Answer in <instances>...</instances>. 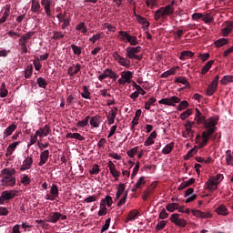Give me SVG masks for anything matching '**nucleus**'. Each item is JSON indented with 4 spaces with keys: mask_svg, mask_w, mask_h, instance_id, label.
Instances as JSON below:
<instances>
[{
    "mask_svg": "<svg viewBox=\"0 0 233 233\" xmlns=\"http://www.w3.org/2000/svg\"><path fill=\"white\" fill-rule=\"evenodd\" d=\"M195 121L197 125H203L204 131L201 135H197L196 143L198 144V147L204 148L208 145V141L212 137V134H216L218 131V123H219V117L218 116H213L207 119L203 113L196 108Z\"/></svg>",
    "mask_w": 233,
    "mask_h": 233,
    "instance_id": "1",
    "label": "nucleus"
},
{
    "mask_svg": "<svg viewBox=\"0 0 233 233\" xmlns=\"http://www.w3.org/2000/svg\"><path fill=\"white\" fill-rule=\"evenodd\" d=\"M0 183H1V187H13L15 183H16V179H15V168H4L1 171L0 174Z\"/></svg>",
    "mask_w": 233,
    "mask_h": 233,
    "instance_id": "2",
    "label": "nucleus"
},
{
    "mask_svg": "<svg viewBox=\"0 0 233 233\" xmlns=\"http://www.w3.org/2000/svg\"><path fill=\"white\" fill-rule=\"evenodd\" d=\"M174 5H176V1H172L169 5L159 7L156 12L154 15L155 21H167L168 18V15H172L174 14Z\"/></svg>",
    "mask_w": 233,
    "mask_h": 233,
    "instance_id": "3",
    "label": "nucleus"
},
{
    "mask_svg": "<svg viewBox=\"0 0 233 233\" xmlns=\"http://www.w3.org/2000/svg\"><path fill=\"white\" fill-rule=\"evenodd\" d=\"M125 188H127V186L125 184L121 183L117 187V191L115 197V201H118V199L122 197V198L117 202L116 207H123L125 203H127V198H128V191L125 192Z\"/></svg>",
    "mask_w": 233,
    "mask_h": 233,
    "instance_id": "4",
    "label": "nucleus"
},
{
    "mask_svg": "<svg viewBox=\"0 0 233 233\" xmlns=\"http://www.w3.org/2000/svg\"><path fill=\"white\" fill-rule=\"evenodd\" d=\"M35 34V32L31 31L26 34H24L21 35L20 39L18 40V45L21 47V54H28V47L26 45L28 44V41L32 39V36Z\"/></svg>",
    "mask_w": 233,
    "mask_h": 233,
    "instance_id": "5",
    "label": "nucleus"
},
{
    "mask_svg": "<svg viewBox=\"0 0 233 233\" xmlns=\"http://www.w3.org/2000/svg\"><path fill=\"white\" fill-rule=\"evenodd\" d=\"M139 52H141V46H128L126 48V57H127V59H136L137 61H141L143 56L137 55Z\"/></svg>",
    "mask_w": 233,
    "mask_h": 233,
    "instance_id": "6",
    "label": "nucleus"
},
{
    "mask_svg": "<svg viewBox=\"0 0 233 233\" xmlns=\"http://www.w3.org/2000/svg\"><path fill=\"white\" fill-rule=\"evenodd\" d=\"M18 193H19V191H17V190L3 191L0 196V205H5V201L8 202V201H10V199H14L15 198V196H17Z\"/></svg>",
    "mask_w": 233,
    "mask_h": 233,
    "instance_id": "7",
    "label": "nucleus"
},
{
    "mask_svg": "<svg viewBox=\"0 0 233 233\" xmlns=\"http://www.w3.org/2000/svg\"><path fill=\"white\" fill-rule=\"evenodd\" d=\"M113 57L115 59V61H116L117 63H119L121 65V66H126V68H130V59H128V57H123L121 56H119V52L115 51L113 53Z\"/></svg>",
    "mask_w": 233,
    "mask_h": 233,
    "instance_id": "8",
    "label": "nucleus"
},
{
    "mask_svg": "<svg viewBox=\"0 0 233 233\" xmlns=\"http://www.w3.org/2000/svg\"><path fill=\"white\" fill-rule=\"evenodd\" d=\"M169 219L171 223H174V225H176L177 227H187V220H185V218H180L179 214L177 213L172 214Z\"/></svg>",
    "mask_w": 233,
    "mask_h": 233,
    "instance_id": "9",
    "label": "nucleus"
},
{
    "mask_svg": "<svg viewBox=\"0 0 233 233\" xmlns=\"http://www.w3.org/2000/svg\"><path fill=\"white\" fill-rule=\"evenodd\" d=\"M106 77H109L110 79H114L116 81V79L119 77V75L116 74V72H114L112 69L106 68L104 70L103 74L98 76V79L100 81H103L104 79H106Z\"/></svg>",
    "mask_w": 233,
    "mask_h": 233,
    "instance_id": "10",
    "label": "nucleus"
},
{
    "mask_svg": "<svg viewBox=\"0 0 233 233\" xmlns=\"http://www.w3.org/2000/svg\"><path fill=\"white\" fill-rule=\"evenodd\" d=\"M56 17L59 23H63L61 25L62 30H65L70 25V19L66 18V12L58 14Z\"/></svg>",
    "mask_w": 233,
    "mask_h": 233,
    "instance_id": "11",
    "label": "nucleus"
},
{
    "mask_svg": "<svg viewBox=\"0 0 233 233\" xmlns=\"http://www.w3.org/2000/svg\"><path fill=\"white\" fill-rule=\"evenodd\" d=\"M180 99L177 96H172L170 98H162L158 101L159 105H167L168 106H174L175 103H179Z\"/></svg>",
    "mask_w": 233,
    "mask_h": 233,
    "instance_id": "12",
    "label": "nucleus"
},
{
    "mask_svg": "<svg viewBox=\"0 0 233 233\" xmlns=\"http://www.w3.org/2000/svg\"><path fill=\"white\" fill-rule=\"evenodd\" d=\"M191 212H192L193 216H195V218H201L202 219H208V218H212V214L208 211L203 212L198 209H192Z\"/></svg>",
    "mask_w": 233,
    "mask_h": 233,
    "instance_id": "13",
    "label": "nucleus"
},
{
    "mask_svg": "<svg viewBox=\"0 0 233 233\" xmlns=\"http://www.w3.org/2000/svg\"><path fill=\"white\" fill-rule=\"evenodd\" d=\"M41 5L44 6V10L47 15V17L52 16V0H41Z\"/></svg>",
    "mask_w": 233,
    "mask_h": 233,
    "instance_id": "14",
    "label": "nucleus"
},
{
    "mask_svg": "<svg viewBox=\"0 0 233 233\" xmlns=\"http://www.w3.org/2000/svg\"><path fill=\"white\" fill-rule=\"evenodd\" d=\"M52 132V129H50V125L46 124L44 127H40L36 132V136H39L40 137H46L48 134Z\"/></svg>",
    "mask_w": 233,
    "mask_h": 233,
    "instance_id": "15",
    "label": "nucleus"
},
{
    "mask_svg": "<svg viewBox=\"0 0 233 233\" xmlns=\"http://www.w3.org/2000/svg\"><path fill=\"white\" fill-rule=\"evenodd\" d=\"M34 163V159L32 157H27L24 162L23 165L20 167L21 172H25V170H30L32 168V164Z\"/></svg>",
    "mask_w": 233,
    "mask_h": 233,
    "instance_id": "16",
    "label": "nucleus"
},
{
    "mask_svg": "<svg viewBox=\"0 0 233 233\" xmlns=\"http://www.w3.org/2000/svg\"><path fill=\"white\" fill-rule=\"evenodd\" d=\"M108 168L110 171V174H112L113 177H115L116 181L119 180V171H117V169H116V164L113 163L112 161L108 162Z\"/></svg>",
    "mask_w": 233,
    "mask_h": 233,
    "instance_id": "17",
    "label": "nucleus"
},
{
    "mask_svg": "<svg viewBox=\"0 0 233 233\" xmlns=\"http://www.w3.org/2000/svg\"><path fill=\"white\" fill-rule=\"evenodd\" d=\"M49 156H50V151H48V149L43 151L40 154V161L38 163L39 167H43V165H45L46 161H48Z\"/></svg>",
    "mask_w": 233,
    "mask_h": 233,
    "instance_id": "18",
    "label": "nucleus"
},
{
    "mask_svg": "<svg viewBox=\"0 0 233 233\" xmlns=\"http://www.w3.org/2000/svg\"><path fill=\"white\" fill-rule=\"evenodd\" d=\"M134 14H135V16L137 17V21L140 25H143L145 28H148V26H150V23L148 22V20H147V18L136 14V7L134 8Z\"/></svg>",
    "mask_w": 233,
    "mask_h": 233,
    "instance_id": "19",
    "label": "nucleus"
},
{
    "mask_svg": "<svg viewBox=\"0 0 233 233\" xmlns=\"http://www.w3.org/2000/svg\"><path fill=\"white\" fill-rule=\"evenodd\" d=\"M90 125L94 127V128H99V125H101V116H90Z\"/></svg>",
    "mask_w": 233,
    "mask_h": 233,
    "instance_id": "20",
    "label": "nucleus"
},
{
    "mask_svg": "<svg viewBox=\"0 0 233 233\" xmlns=\"http://www.w3.org/2000/svg\"><path fill=\"white\" fill-rule=\"evenodd\" d=\"M218 184H217L215 180L211 177L206 182L205 187L206 188H208V190L212 192V190H218Z\"/></svg>",
    "mask_w": 233,
    "mask_h": 233,
    "instance_id": "21",
    "label": "nucleus"
},
{
    "mask_svg": "<svg viewBox=\"0 0 233 233\" xmlns=\"http://www.w3.org/2000/svg\"><path fill=\"white\" fill-rule=\"evenodd\" d=\"M59 219H61V213L53 212V213H50V215L48 216L47 221L49 223H57Z\"/></svg>",
    "mask_w": 233,
    "mask_h": 233,
    "instance_id": "22",
    "label": "nucleus"
},
{
    "mask_svg": "<svg viewBox=\"0 0 233 233\" xmlns=\"http://www.w3.org/2000/svg\"><path fill=\"white\" fill-rule=\"evenodd\" d=\"M122 79L126 80V83L130 84L132 77H134V72L132 71H124L121 73Z\"/></svg>",
    "mask_w": 233,
    "mask_h": 233,
    "instance_id": "23",
    "label": "nucleus"
},
{
    "mask_svg": "<svg viewBox=\"0 0 233 233\" xmlns=\"http://www.w3.org/2000/svg\"><path fill=\"white\" fill-rule=\"evenodd\" d=\"M81 72V66L79 64L76 65V68L74 71V66H69L67 69V74L70 76V77H74L76 74H79Z\"/></svg>",
    "mask_w": 233,
    "mask_h": 233,
    "instance_id": "24",
    "label": "nucleus"
},
{
    "mask_svg": "<svg viewBox=\"0 0 233 233\" xmlns=\"http://www.w3.org/2000/svg\"><path fill=\"white\" fill-rule=\"evenodd\" d=\"M17 128V126L15 124L10 125L3 133L4 139L9 137V136Z\"/></svg>",
    "mask_w": 233,
    "mask_h": 233,
    "instance_id": "25",
    "label": "nucleus"
},
{
    "mask_svg": "<svg viewBox=\"0 0 233 233\" xmlns=\"http://www.w3.org/2000/svg\"><path fill=\"white\" fill-rule=\"evenodd\" d=\"M19 143H21V142H19V141L14 142L7 147L6 153H5L6 157H8V156H12V154H14V152H15V148H17Z\"/></svg>",
    "mask_w": 233,
    "mask_h": 233,
    "instance_id": "26",
    "label": "nucleus"
},
{
    "mask_svg": "<svg viewBox=\"0 0 233 233\" xmlns=\"http://www.w3.org/2000/svg\"><path fill=\"white\" fill-rule=\"evenodd\" d=\"M138 216L139 211H137V209H133L128 213L127 218L125 221L126 223H128V221H134V219H137Z\"/></svg>",
    "mask_w": 233,
    "mask_h": 233,
    "instance_id": "27",
    "label": "nucleus"
},
{
    "mask_svg": "<svg viewBox=\"0 0 233 233\" xmlns=\"http://www.w3.org/2000/svg\"><path fill=\"white\" fill-rule=\"evenodd\" d=\"M225 159H226V165H228V167H233V154L230 149H228L226 151Z\"/></svg>",
    "mask_w": 233,
    "mask_h": 233,
    "instance_id": "28",
    "label": "nucleus"
},
{
    "mask_svg": "<svg viewBox=\"0 0 233 233\" xmlns=\"http://www.w3.org/2000/svg\"><path fill=\"white\" fill-rule=\"evenodd\" d=\"M216 212L218 214V216H228V209L227 207H225V205H219L216 208Z\"/></svg>",
    "mask_w": 233,
    "mask_h": 233,
    "instance_id": "29",
    "label": "nucleus"
},
{
    "mask_svg": "<svg viewBox=\"0 0 233 233\" xmlns=\"http://www.w3.org/2000/svg\"><path fill=\"white\" fill-rule=\"evenodd\" d=\"M9 15H10V5H7L5 7V12L3 16L0 18V25H3V23H6V19H8Z\"/></svg>",
    "mask_w": 233,
    "mask_h": 233,
    "instance_id": "30",
    "label": "nucleus"
},
{
    "mask_svg": "<svg viewBox=\"0 0 233 233\" xmlns=\"http://www.w3.org/2000/svg\"><path fill=\"white\" fill-rule=\"evenodd\" d=\"M125 43H129L131 46H136L137 45H139V41H137V37L131 35H128Z\"/></svg>",
    "mask_w": 233,
    "mask_h": 233,
    "instance_id": "31",
    "label": "nucleus"
},
{
    "mask_svg": "<svg viewBox=\"0 0 233 233\" xmlns=\"http://www.w3.org/2000/svg\"><path fill=\"white\" fill-rule=\"evenodd\" d=\"M88 121H90V116H86L83 120L78 121L76 127L85 128V127H88Z\"/></svg>",
    "mask_w": 233,
    "mask_h": 233,
    "instance_id": "32",
    "label": "nucleus"
},
{
    "mask_svg": "<svg viewBox=\"0 0 233 233\" xmlns=\"http://www.w3.org/2000/svg\"><path fill=\"white\" fill-rule=\"evenodd\" d=\"M187 57H194V53L192 51H183L180 54L179 59L181 61L187 60Z\"/></svg>",
    "mask_w": 233,
    "mask_h": 233,
    "instance_id": "33",
    "label": "nucleus"
},
{
    "mask_svg": "<svg viewBox=\"0 0 233 233\" xmlns=\"http://www.w3.org/2000/svg\"><path fill=\"white\" fill-rule=\"evenodd\" d=\"M233 23L228 22L226 27L222 30L224 37H227L230 32H232Z\"/></svg>",
    "mask_w": 233,
    "mask_h": 233,
    "instance_id": "34",
    "label": "nucleus"
},
{
    "mask_svg": "<svg viewBox=\"0 0 233 233\" xmlns=\"http://www.w3.org/2000/svg\"><path fill=\"white\" fill-rule=\"evenodd\" d=\"M212 65H214V60H209L206 65L202 67L201 74L205 76L210 68H212Z\"/></svg>",
    "mask_w": 233,
    "mask_h": 233,
    "instance_id": "35",
    "label": "nucleus"
},
{
    "mask_svg": "<svg viewBox=\"0 0 233 233\" xmlns=\"http://www.w3.org/2000/svg\"><path fill=\"white\" fill-rule=\"evenodd\" d=\"M177 209H179L178 203H170L166 206V210H167V212H174L175 210Z\"/></svg>",
    "mask_w": 233,
    "mask_h": 233,
    "instance_id": "36",
    "label": "nucleus"
},
{
    "mask_svg": "<svg viewBox=\"0 0 233 233\" xmlns=\"http://www.w3.org/2000/svg\"><path fill=\"white\" fill-rule=\"evenodd\" d=\"M225 45H228V39L227 38H219L215 41V46H217V48H221V46H225Z\"/></svg>",
    "mask_w": 233,
    "mask_h": 233,
    "instance_id": "37",
    "label": "nucleus"
},
{
    "mask_svg": "<svg viewBox=\"0 0 233 233\" xmlns=\"http://www.w3.org/2000/svg\"><path fill=\"white\" fill-rule=\"evenodd\" d=\"M36 84L38 85L39 88H46V86H48V82H46V79L43 77H38Z\"/></svg>",
    "mask_w": 233,
    "mask_h": 233,
    "instance_id": "38",
    "label": "nucleus"
},
{
    "mask_svg": "<svg viewBox=\"0 0 233 233\" xmlns=\"http://www.w3.org/2000/svg\"><path fill=\"white\" fill-rule=\"evenodd\" d=\"M175 83H181V85H185L186 86H190V83L187 80L185 76H178L175 79Z\"/></svg>",
    "mask_w": 233,
    "mask_h": 233,
    "instance_id": "39",
    "label": "nucleus"
},
{
    "mask_svg": "<svg viewBox=\"0 0 233 233\" xmlns=\"http://www.w3.org/2000/svg\"><path fill=\"white\" fill-rule=\"evenodd\" d=\"M174 148V142H171L170 144L166 145V147L162 149V154L167 155L170 154Z\"/></svg>",
    "mask_w": 233,
    "mask_h": 233,
    "instance_id": "40",
    "label": "nucleus"
},
{
    "mask_svg": "<svg viewBox=\"0 0 233 233\" xmlns=\"http://www.w3.org/2000/svg\"><path fill=\"white\" fill-rule=\"evenodd\" d=\"M8 96V89H6V84L2 83L0 87V97H6Z\"/></svg>",
    "mask_w": 233,
    "mask_h": 233,
    "instance_id": "41",
    "label": "nucleus"
},
{
    "mask_svg": "<svg viewBox=\"0 0 233 233\" xmlns=\"http://www.w3.org/2000/svg\"><path fill=\"white\" fill-rule=\"evenodd\" d=\"M228 83H233V76H224L220 80L221 85H228Z\"/></svg>",
    "mask_w": 233,
    "mask_h": 233,
    "instance_id": "42",
    "label": "nucleus"
},
{
    "mask_svg": "<svg viewBox=\"0 0 233 233\" xmlns=\"http://www.w3.org/2000/svg\"><path fill=\"white\" fill-rule=\"evenodd\" d=\"M65 37V34L59 31H53V36L52 39L55 41H59L60 39H63Z\"/></svg>",
    "mask_w": 233,
    "mask_h": 233,
    "instance_id": "43",
    "label": "nucleus"
},
{
    "mask_svg": "<svg viewBox=\"0 0 233 233\" xmlns=\"http://www.w3.org/2000/svg\"><path fill=\"white\" fill-rule=\"evenodd\" d=\"M216 90H218V86H214L213 84H210L208 86V89L206 91V94L208 96H214V93L216 92Z\"/></svg>",
    "mask_w": 233,
    "mask_h": 233,
    "instance_id": "44",
    "label": "nucleus"
},
{
    "mask_svg": "<svg viewBox=\"0 0 233 233\" xmlns=\"http://www.w3.org/2000/svg\"><path fill=\"white\" fill-rule=\"evenodd\" d=\"M76 30L81 31L82 34H86V32H88V28H86L85 22L79 23L76 25Z\"/></svg>",
    "mask_w": 233,
    "mask_h": 233,
    "instance_id": "45",
    "label": "nucleus"
},
{
    "mask_svg": "<svg viewBox=\"0 0 233 233\" xmlns=\"http://www.w3.org/2000/svg\"><path fill=\"white\" fill-rule=\"evenodd\" d=\"M31 11L34 13V14H41V5L39 3L37 4H32L31 5Z\"/></svg>",
    "mask_w": 233,
    "mask_h": 233,
    "instance_id": "46",
    "label": "nucleus"
},
{
    "mask_svg": "<svg viewBox=\"0 0 233 233\" xmlns=\"http://www.w3.org/2000/svg\"><path fill=\"white\" fill-rule=\"evenodd\" d=\"M81 96L84 99H90V91H88V86H83V92Z\"/></svg>",
    "mask_w": 233,
    "mask_h": 233,
    "instance_id": "47",
    "label": "nucleus"
},
{
    "mask_svg": "<svg viewBox=\"0 0 233 233\" xmlns=\"http://www.w3.org/2000/svg\"><path fill=\"white\" fill-rule=\"evenodd\" d=\"M139 117H141V109L136 111L135 116L133 117L131 123H133L134 125H139Z\"/></svg>",
    "mask_w": 233,
    "mask_h": 233,
    "instance_id": "48",
    "label": "nucleus"
},
{
    "mask_svg": "<svg viewBox=\"0 0 233 233\" xmlns=\"http://www.w3.org/2000/svg\"><path fill=\"white\" fill-rule=\"evenodd\" d=\"M33 72H34V67H32V66H27V67L25 71V79H30V77H32Z\"/></svg>",
    "mask_w": 233,
    "mask_h": 233,
    "instance_id": "49",
    "label": "nucleus"
},
{
    "mask_svg": "<svg viewBox=\"0 0 233 233\" xmlns=\"http://www.w3.org/2000/svg\"><path fill=\"white\" fill-rule=\"evenodd\" d=\"M198 153V149L195 147L191 148L187 155L185 156L184 159L185 161H188V159H190V157H192V156H194V154Z\"/></svg>",
    "mask_w": 233,
    "mask_h": 233,
    "instance_id": "50",
    "label": "nucleus"
},
{
    "mask_svg": "<svg viewBox=\"0 0 233 233\" xmlns=\"http://www.w3.org/2000/svg\"><path fill=\"white\" fill-rule=\"evenodd\" d=\"M117 107H114L109 114L106 116V119H116L117 116Z\"/></svg>",
    "mask_w": 233,
    "mask_h": 233,
    "instance_id": "51",
    "label": "nucleus"
},
{
    "mask_svg": "<svg viewBox=\"0 0 233 233\" xmlns=\"http://www.w3.org/2000/svg\"><path fill=\"white\" fill-rule=\"evenodd\" d=\"M66 103L69 106H72V105H76V103H77V100H76V96L69 95L66 98Z\"/></svg>",
    "mask_w": 233,
    "mask_h": 233,
    "instance_id": "52",
    "label": "nucleus"
},
{
    "mask_svg": "<svg viewBox=\"0 0 233 233\" xmlns=\"http://www.w3.org/2000/svg\"><path fill=\"white\" fill-rule=\"evenodd\" d=\"M190 116H192V109H187L180 114V119H182V121H185V119H187V117H190Z\"/></svg>",
    "mask_w": 233,
    "mask_h": 233,
    "instance_id": "53",
    "label": "nucleus"
},
{
    "mask_svg": "<svg viewBox=\"0 0 233 233\" xmlns=\"http://www.w3.org/2000/svg\"><path fill=\"white\" fill-rule=\"evenodd\" d=\"M156 101H157L156 97L154 96L150 97L149 100L145 103V109L150 110V106H152V105H154Z\"/></svg>",
    "mask_w": 233,
    "mask_h": 233,
    "instance_id": "54",
    "label": "nucleus"
},
{
    "mask_svg": "<svg viewBox=\"0 0 233 233\" xmlns=\"http://www.w3.org/2000/svg\"><path fill=\"white\" fill-rule=\"evenodd\" d=\"M146 183L147 182L145 181V177H141L140 178H138V180L135 184V187H136V188H143V187H145Z\"/></svg>",
    "mask_w": 233,
    "mask_h": 233,
    "instance_id": "55",
    "label": "nucleus"
},
{
    "mask_svg": "<svg viewBox=\"0 0 233 233\" xmlns=\"http://www.w3.org/2000/svg\"><path fill=\"white\" fill-rule=\"evenodd\" d=\"M50 194L54 195L56 198H59V187H57V185L53 184L50 189Z\"/></svg>",
    "mask_w": 233,
    "mask_h": 233,
    "instance_id": "56",
    "label": "nucleus"
},
{
    "mask_svg": "<svg viewBox=\"0 0 233 233\" xmlns=\"http://www.w3.org/2000/svg\"><path fill=\"white\" fill-rule=\"evenodd\" d=\"M128 35H130V34H128L127 31H119L118 32V37L120 39V41H127Z\"/></svg>",
    "mask_w": 233,
    "mask_h": 233,
    "instance_id": "57",
    "label": "nucleus"
},
{
    "mask_svg": "<svg viewBox=\"0 0 233 233\" xmlns=\"http://www.w3.org/2000/svg\"><path fill=\"white\" fill-rule=\"evenodd\" d=\"M104 205H106L107 207H112V204L114 203V200L112 199V197L106 196L105 199L101 201Z\"/></svg>",
    "mask_w": 233,
    "mask_h": 233,
    "instance_id": "58",
    "label": "nucleus"
},
{
    "mask_svg": "<svg viewBox=\"0 0 233 233\" xmlns=\"http://www.w3.org/2000/svg\"><path fill=\"white\" fill-rule=\"evenodd\" d=\"M21 183L24 185V187H27V185L32 183V179L28 177V175H24V177L21 178Z\"/></svg>",
    "mask_w": 233,
    "mask_h": 233,
    "instance_id": "59",
    "label": "nucleus"
},
{
    "mask_svg": "<svg viewBox=\"0 0 233 233\" xmlns=\"http://www.w3.org/2000/svg\"><path fill=\"white\" fill-rule=\"evenodd\" d=\"M103 35L101 33L94 35L91 38H89L90 43L93 45H96V41H98V39H102Z\"/></svg>",
    "mask_w": 233,
    "mask_h": 233,
    "instance_id": "60",
    "label": "nucleus"
},
{
    "mask_svg": "<svg viewBox=\"0 0 233 233\" xmlns=\"http://www.w3.org/2000/svg\"><path fill=\"white\" fill-rule=\"evenodd\" d=\"M98 216H106V205H105L103 202L100 203Z\"/></svg>",
    "mask_w": 233,
    "mask_h": 233,
    "instance_id": "61",
    "label": "nucleus"
},
{
    "mask_svg": "<svg viewBox=\"0 0 233 233\" xmlns=\"http://www.w3.org/2000/svg\"><path fill=\"white\" fill-rule=\"evenodd\" d=\"M187 106H188V101L183 100L182 102L179 103L177 106V110L181 112L182 110H185Z\"/></svg>",
    "mask_w": 233,
    "mask_h": 233,
    "instance_id": "62",
    "label": "nucleus"
},
{
    "mask_svg": "<svg viewBox=\"0 0 233 233\" xmlns=\"http://www.w3.org/2000/svg\"><path fill=\"white\" fill-rule=\"evenodd\" d=\"M138 148L139 147H135L131 148L130 150H128L127 152V156L129 157H134L136 156V154L137 153Z\"/></svg>",
    "mask_w": 233,
    "mask_h": 233,
    "instance_id": "63",
    "label": "nucleus"
},
{
    "mask_svg": "<svg viewBox=\"0 0 233 233\" xmlns=\"http://www.w3.org/2000/svg\"><path fill=\"white\" fill-rule=\"evenodd\" d=\"M146 5L152 9L154 6H157V0H146Z\"/></svg>",
    "mask_w": 233,
    "mask_h": 233,
    "instance_id": "64",
    "label": "nucleus"
}]
</instances>
